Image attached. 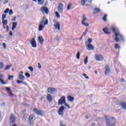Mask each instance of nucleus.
I'll use <instances>...</instances> for the list:
<instances>
[{"mask_svg": "<svg viewBox=\"0 0 126 126\" xmlns=\"http://www.w3.org/2000/svg\"><path fill=\"white\" fill-rule=\"evenodd\" d=\"M86 49L88 51L93 50H94V47L93 45L90 43L88 44L87 46H86Z\"/></svg>", "mask_w": 126, "mask_h": 126, "instance_id": "nucleus-14", "label": "nucleus"}, {"mask_svg": "<svg viewBox=\"0 0 126 126\" xmlns=\"http://www.w3.org/2000/svg\"><path fill=\"white\" fill-rule=\"evenodd\" d=\"M3 68V63L2 62H0V69Z\"/></svg>", "mask_w": 126, "mask_h": 126, "instance_id": "nucleus-50", "label": "nucleus"}, {"mask_svg": "<svg viewBox=\"0 0 126 126\" xmlns=\"http://www.w3.org/2000/svg\"><path fill=\"white\" fill-rule=\"evenodd\" d=\"M112 120L108 118V116H105V121L106 126H116V118L114 117L111 118Z\"/></svg>", "mask_w": 126, "mask_h": 126, "instance_id": "nucleus-1", "label": "nucleus"}, {"mask_svg": "<svg viewBox=\"0 0 126 126\" xmlns=\"http://www.w3.org/2000/svg\"><path fill=\"white\" fill-rule=\"evenodd\" d=\"M70 6H71V3H69L67 6V10H70Z\"/></svg>", "mask_w": 126, "mask_h": 126, "instance_id": "nucleus-48", "label": "nucleus"}, {"mask_svg": "<svg viewBox=\"0 0 126 126\" xmlns=\"http://www.w3.org/2000/svg\"><path fill=\"white\" fill-rule=\"evenodd\" d=\"M38 4L40 5H43L44 4V2H45V0H38Z\"/></svg>", "mask_w": 126, "mask_h": 126, "instance_id": "nucleus-27", "label": "nucleus"}, {"mask_svg": "<svg viewBox=\"0 0 126 126\" xmlns=\"http://www.w3.org/2000/svg\"><path fill=\"white\" fill-rule=\"evenodd\" d=\"M31 44L32 48H36L37 47V43H36V40H35V38H32L31 40Z\"/></svg>", "mask_w": 126, "mask_h": 126, "instance_id": "nucleus-10", "label": "nucleus"}, {"mask_svg": "<svg viewBox=\"0 0 126 126\" xmlns=\"http://www.w3.org/2000/svg\"><path fill=\"white\" fill-rule=\"evenodd\" d=\"M48 93H50V94H55L57 93V90L55 88H48L47 89Z\"/></svg>", "mask_w": 126, "mask_h": 126, "instance_id": "nucleus-3", "label": "nucleus"}, {"mask_svg": "<svg viewBox=\"0 0 126 126\" xmlns=\"http://www.w3.org/2000/svg\"><path fill=\"white\" fill-rule=\"evenodd\" d=\"M55 15L58 17V18H60L61 17V15H60V13H58V11L55 12Z\"/></svg>", "mask_w": 126, "mask_h": 126, "instance_id": "nucleus-42", "label": "nucleus"}, {"mask_svg": "<svg viewBox=\"0 0 126 126\" xmlns=\"http://www.w3.org/2000/svg\"><path fill=\"white\" fill-rule=\"evenodd\" d=\"M4 18H6V14H3L2 15V20H4Z\"/></svg>", "mask_w": 126, "mask_h": 126, "instance_id": "nucleus-47", "label": "nucleus"}, {"mask_svg": "<svg viewBox=\"0 0 126 126\" xmlns=\"http://www.w3.org/2000/svg\"><path fill=\"white\" fill-rule=\"evenodd\" d=\"M81 24H82V25H84L86 27H89V24L85 22V23H82Z\"/></svg>", "mask_w": 126, "mask_h": 126, "instance_id": "nucleus-40", "label": "nucleus"}, {"mask_svg": "<svg viewBox=\"0 0 126 126\" xmlns=\"http://www.w3.org/2000/svg\"><path fill=\"white\" fill-rule=\"evenodd\" d=\"M5 89H6V91L8 93V95H9V96H13V94H12V91L11 90V89H10V88H9V87H5Z\"/></svg>", "mask_w": 126, "mask_h": 126, "instance_id": "nucleus-13", "label": "nucleus"}, {"mask_svg": "<svg viewBox=\"0 0 126 126\" xmlns=\"http://www.w3.org/2000/svg\"><path fill=\"white\" fill-rule=\"evenodd\" d=\"M2 23L3 25H6L8 23L7 20H2Z\"/></svg>", "mask_w": 126, "mask_h": 126, "instance_id": "nucleus-33", "label": "nucleus"}, {"mask_svg": "<svg viewBox=\"0 0 126 126\" xmlns=\"http://www.w3.org/2000/svg\"><path fill=\"white\" fill-rule=\"evenodd\" d=\"M108 30H109L107 28H104L102 29V31L105 33V34H106L107 35H109V34H110L111 32H108Z\"/></svg>", "mask_w": 126, "mask_h": 126, "instance_id": "nucleus-20", "label": "nucleus"}, {"mask_svg": "<svg viewBox=\"0 0 126 126\" xmlns=\"http://www.w3.org/2000/svg\"><path fill=\"white\" fill-rule=\"evenodd\" d=\"M121 82H125V79H124L123 78H121Z\"/></svg>", "mask_w": 126, "mask_h": 126, "instance_id": "nucleus-62", "label": "nucleus"}, {"mask_svg": "<svg viewBox=\"0 0 126 126\" xmlns=\"http://www.w3.org/2000/svg\"><path fill=\"white\" fill-rule=\"evenodd\" d=\"M120 105L121 107V109L123 110H125L126 111V102L124 101H122L121 103L120 104Z\"/></svg>", "mask_w": 126, "mask_h": 126, "instance_id": "nucleus-15", "label": "nucleus"}, {"mask_svg": "<svg viewBox=\"0 0 126 126\" xmlns=\"http://www.w3.org/2000/svg\"><path fill=\"white\" fill-rule=\"evenodd\" d=\"M28 69H29L31 72H33V71H34V68L32 66H29Z\"/></svg>", "mask_w": 126, "mask_h": 126, "instance_id": "nucleus-37", "label": "nucleus"}, {"mask_svg": "<svg viewBox=\"0 0 126 126\" xmlns=\"http://www.w3.org/2000/svg\"><path fill=\"white\" fill-rule=\"evenodd\" d=\"M57 10L60 13H63V4L60 3L58 5Z\"/></svg>", "mask_w": 126, "mask_h": 126, "instance_id": "nucleus-6", "label": "nucleus"}, {"mask_svg": "<svg viewBox=\"0 0 126 126\" xmlns=\"http://www.w3.org/2000/svg\"><path fill=\"white\" fill-rule=\"evenodd\" d=\"M11 66H12L11 64L10 65H7L4 69V70H8L9 68H10Z\"/></svg>", "mask_w": 126, "mask_h": 126, "instance_id": "nucleus-35", "label": "nucleus"}, {"mask_svg": "<svg viewBox=\"0 0 126 126\" xmlns=\"http://www.w3.org/2000/svg\"><path fill=\"white\" fill-rule=\"evenodd\" d=\"M87 32H88V29H86L85 30V31L83 33V34L82 36H85V35L87 34Z\"/></svg>", "mask_w": 126, "mask_h": 126, "instance_id": "nucleus-45", "label": "nucleus"}, {"mask_svg": "<svg viewBox=\"0 0 126 126\" xmlns=\"http://www.w3.org/2000/svg\"><path fill=\"white\" fill-rule=\"evenodd\" d=\"M63 104L67 108H70V106H69V105L67 104L66 102H65V103H64Z\"/></svg>", "mask_w": 126, "mask_h": 126, "instance_id": "nucleus-52", "label": "nucleus"}, {"mask_svg": "<svg viewBox=\"0 0 126 126\" xmlns=\"http://www.w3.org/2000/svg\"><path fill=\"white\" fill-rule=\"evenodd\" d=\"M97 12H100V9L99 8H95L94 9V13H97Z\"/></svg>", "mask_w": 126, "mask_h": 126, "instance_id": "nucleus-29", "label": "nucleus"}, {"mask_svg": "<svg viewBox=\"0 0 126 126\" xmlns=\"http://www.w3.org/2000/svg\"><path fill=\"white\" fill-rule=\"evenodd\" d=\"M17 84H20V83H24V81H23L21 80H17Z\"/></svg>", "mask_w": 126, "mask_h": 126, "instance_id": "nucleus-44", "label": "nucleus"}, {"mask_svg": "<svg viewBox=\"0 0 126 126\" xmlns=\"http://www.w3.org/2000/svg\"><path fill=\"white\" fill-rule=\"evenodd\" d=\"M56 30H61V24L59 22H57V24L54 25Z\"/></svg>", "mask_w": 126, "mask_h": 126, "instance_id": "nucleus-16", "label": "nucleus"}, {"mask_svg": "<svg viewBox=\"0 0 126 126\" xmlns=\"http://www.w3.org/2000/svg\"><path fill=\"white\" fill-rule=\"evenodd\" d=\"M25 76H26V77H28V78H29V77H30V76H31L30 74L29 73H28V72H26V73L25 74Z\"/></svg>", "mask_w": 126, "mask_h": 126, "instance_id": "nucleus-49", "label": "nucleus"}, {"mask_svg": "<svg viewBox=\"0 0 126 126\" xmlns=\"http://www.w3.org/2000/svg\"><path fill=\"white\" fill-rule=\"evenodd\" d=\"M16 18H17V16L14 17V18L12 19V21H16Z\"/></svg>", "mask_w": 126, "mask_h": 126, "instance_id": "nucleus-58", "label": "nucleus"}, {"mask_svg": "<svg viewBox=\"0 0 126 126\" xmlns=\"http://www.w3.org/2000/svg\"><path fill=\"white\" fill-rule=\"evenodd\" d=\"M76 58L78 60H79L80 58V52H79V51H78L77 53Z\"/></svg>", "mask_w": 126, "mask_h": 126, "instance_id": "nucleus-39", "label": "nucleus"}, {"mask_svg": "<svg viewBox=\"0 0 126 126\" xmlns=\"http://www.w3.org/2000/svg\"><path fill=\"white\" fill-rule=\"evenodd\" d=\"M17 26V22H13L12 23V30L13 31L15 28H16V27Z\"/></svg>", "mask_w": 126, "mask_h": 126, "instance_id": "nucleus-23", "label": "nucleus"}, {"mask_svg": "<svg viewBox=\"0 0 126 126\" xmlns=\"http://www.w3.org/2000/svg\"><path fill=\"white\" fill-rule=\"evenodd\" d=\"M115 40L116 41V42H120V39H119V38H118V37H119V33L118 34H116L115 35Z\"/></svg>", "mask_w": 126, "mask_h": 126, "instance_id": "nucleus-28", "label": "nucleus"}, {"mask_svg": "<svg viewBox=\"0 0 126 126\" xmlns=\"http://www.w3.org/2000/svg\"><path fill=\"white\" fill-rule=\"evenodd\" d=\"M113 32H114L115 35H116V34H119V32H118V31H117V30H116V28H114V27H112L111 28Z\"/></svg>", "mask_w": 126, "mask_h": 126, "instance_id": "nucleus-26", "label": "nucleus"}, {"mask_svg": "<svg viewBox=\"0 0 126 126\" xmlns=\"http://www.w3.org/2000/svg\"><path fill=\"white\" fill-rule=\"evenodd\" d=\"M18 76L19 79H20V80H22L23 81L25 80V76H24V75L23 74H19Z\"/></svg>", "mask_w": 126, "mask_h": 126, "instance_id": "nucleus-21", "label": "nucleus"}, {"mask_svg": "<svg viewBox=\"0 0 126 126\" xmlns=\"http://www.w3.org/2000/svg\"><path fill=\"white\" fill-rule=\"evenodd\" d=\"M45 25L40 24L38 27V31H42L45 28Z\"/></svg>", "mask_w": 126, "mask_h": 126, "instance_id": "nucleus-24", "label": "nucleus"}, {"mask_svg": "<svg viewBox=\"0 0 126 126\" xmlns=\"http://www.w3.org/2000/svg\"><path fill=\"white\" fill-rule=\"evenodd\" d=\"M92 43V39L89 38L88 39V41L85 42V44Z\"/></svg>", "mask_w": 126, "mask_h": 126, "instance_id": "nucleus-36", "label": "nucleus"}, {"mask_svg": "<svg viewBox=\"0 0 126 126\" xmlns=\"http://www.w3.org/2000/svg\"><path fill=\"white\" fill-rule=\"evenodd\" d=\"M105 71L104 72L105 75H108V74L111 71V70L110 69V66H108V65H106L105 66Z\"/></svg>", "mask_w": 126, "mask_h": 126, "instance_id": "nucleus-12", "label": "nucleus"}, {"mask_svg": "<svg viewBox=\"0 0 126 126\" xmlns=\"http://www.w3.org/2000/svg\"><path fill=\"white\" fill-rule=\"evenodd\" d=\"M47 99L48 102H52V101H53V97L50 94H47Z\"/></svg>", "mask_w": 126, "mask_h": 126, "instance_id": "nucleus-18", "label": "nucleus"}, {"mask_svg": "<svg viewBox=\"0 0 126 126\" xmlns=\"http://www.w3.org/2000/svg\"><path fill=\"white\" fill-rule=\"evenodd\" d=\"M86 19H87V18H83V20H82L81 23H85V21H86Z\"/></svg>", "mask_w": 126, "mask_h": 126, "instance_id": "nucleus-55", "label": "nucleus"}, {"mask_svg": "<svg viewBox=\"0 0 126 126\" xmlns=\"http://www.w3.org/2000/svg\"><path fill=\"white\" fill-rule=\"evenodd\" d=\"M83 76H84V77H85V78H86V79H89V77L87 76L86 74H85V73L83 74Z\"/></svg>", "mask_w": 126, "mask_h": 126, "instance_id": "nucleus-53", "label": "nucleus"}, {"mask_svg": "<svg viewBox=\"0 0 126 126\" xmlns=\"http://www.w3.org/2000/svg\"><path fill=\"white\" fill-rule=\"evenodd\" d=\"M3 47L5 49V48H6V44L5 43H3L2 44Z\"/></svg>", "mask_w": 126, "mask_h": 126, "instance_id": "nucleus-59", "label": "nucleus"}, {"mask_svg": "<svg viewBox=\"0 0 126 126\" xmlns=\"http://www.w3.org/2000/svg\"><path fill=\"white\" fill-rule=\"evenodd\" d=\"M85 2H86L85 0H81V5L82 6H84V5L85 4Z\"/></svg>", "mask_w": 126, "mask_h": 126, "instance_id": "nucleus-38", "label": "nucleus"}, {"mask_svg": "<svg viewBox=\"0 0 126 126\" xmlns=\"http://www.w3.org/2000/svg\"><path fill=\"white\" fill-rule=\"evenodd\" d=\"M115 49H116V50H120V49H121V46H120V45H119V44L117 43L115 45Z\"/></svg>", "mask_w": 126, "mask_h": 126, "instance_id": "nucleus-30", "label": "nucleus"}, {"mask_svg": "<svg viewBox=\"0 0 126 126\" xmlns=\"http://www.w3.org/2000/svg\"><path fill=\"white\" fill-rule=\"evenodd\" d=\"M91 126H95V123H92Z\"/></svg>", "mask_w": 126, "mask_h": 126, "instance_id": "nucleus-64", "label": "nucleus"}, {"mask_svg": "<svg viewBox=\"0 0 126 126\" xmlns=\"http://www.w3.org/2000/svg\"><path fill=\"white\" fill-rule=\"evenodd\" d=\"M33 113L38 116H43L44 115V111L39 110L36 108H34L33 109Z\"/></svg>", "mask_w": 126, "mask_h": 126, "instance_id": "nucleus-2", "label": "nucleus"}, {"mask_svg": "<svg viewBox=\"0 0 126 126\" xmlns=\"http://www.w3.org/2000/svg\"><path fill=\"white\" fill-rule=\"evenodd\" d=\"M23 84L25 85V86H28V85L27 84V83L25 82H24V83H23Z\"/></svg>", "mask_w": 126, "mask_h": 126, "instance_id": "nucleus-61", "label": "nucleus"}, {"mask_svg": "<svg viewBox=\"0 0 126 126\" xmlns=\"http://www.w3.org/2000/svg\"><path fill=\"white\" fill-rule=\"evenodd\" d=\"M6 32H8V31H9V26H8V25L6 26Z\"/></svg>", "mask_w": 126, "mask_h": 126, "instance_id": "nucleus-56", "label": "nucleus"}, {"mask_svg": "<svg viewBox=\"0 0 126 126\" xmlns=\"http://www.w3.org/2000/svg\"><path fill=\"white\" fill-rule=\"evenodd\" d=\"M12 31H10L9 32V36H12Z\"/></svg>", "mask_w": 126, "mask_h": 126, "instance_id": "nucleus-60", "label": "nucleus"}, {"mask_svg": "<svg viewBox=\"0 0 126 126\" xmlns=\"http://www.w3.org/2000/svg\"><path fill=\"white\" fill-rule=\"evenodd\" d=\"M63 111H64V106H61L58 111V115H59V116H63Z\"/></svg>", "mask_w": 126, "mask_h": 126, "instance_id": "nucleus-7", "label": "nucleus"}, {"mask_svg": "<svg viewBox=\"0 0 126 126\" xmlns=\"http://www.w3.org/2000/svg\"><path fill=\"white\" fill-rule=\"evenodd\" d=\"M89 2H90V3H91V2H92V0H87Z\"/></svg>", "mask_w": 126, "mask_h": 126, "instance_id": "nucleus-63", "label": "nucleus"}, {"mask_svg": "<svg viewBox=\"0 0 126 126\" xmlns=\"http://www.w3.org/2000/svg\"><path fill=\"white\" fill-rule=\"evenodd\" d=\"M15 115H14L13 114H11L10 116V123L11 124H13L14 123H15Z\"/></svg>", "mask_w": 126, "mask_h": 126, "instance_id": "nucleus-8", "label": "nucleus"}, {"mask_svg": "<svg viewBox=\"0 0 126 126\" xmlns=\"http://www.w3.org/2000/svg\"><path fill=\"white\" fill-rule=\"evenodd\" d=\"M0 82L3 85H5V84H7V83L5 82H4L3 80L1 79L0 78Z\"/></svg>", "mask_w": 126, "mask_h": 126, "instance_id": "nucleus-41", "label": "nucleus"}, {"mask_svg": "<svg viewBox=\"0 0 126 126\" xmlns=\"http://www.w3.org/2000/svg\"><path fill=\"white\" fill-rule=\"evenodd\" d=\"M26 110H25L23 111V114H24V116L23 117V119H26V118H27V114H26V113H25Z\"/></svg>", "mask_w": 126, "mask_h": 126, "instance_id": "nucleus-32", "label": "nucleus"}, {"mask_svg": "<svg viewBox=\"0 0 126 126\" xmlns=\"http://www.w3.org/2000/svg\"><path fill=\"white\" fill-rule=\"evenodd\" d=\"M34 117H35L33 115H30L29 117V122L30 124V126L31 125V124L32 123V120H33V119H34Z\"/></svg>", "mask_w": 126, "mask_h": 126, "instance_id": "nucleus-17", "label": "nucleus"}, {"mask_svg": "<svg viewBox=\"0 0 126 126\" xmlns=\"http://www.w3.org/2000/svg\"><path fill=\"white\" fill-rule=\"evenodd\" d=\"M84 64H87V63H88V57L86 56L85 59H84Z\"/></svg>", "mask_w": 126, "mask_h": 126, "instance_id": "nucleus-31", "label": "nucleus"}, {"mask_svg": "<svg viewBox=\"0 0 126 126\" xmlns=\"http://www.w3.org/2000/svg\"><path fill=\"white\" fill-rule=\"evenodd\" d=\"M107 16H108V15L107 14H105L102 18V19L103 21H104V22H106V21H107Z\"/></svg>", "mask_w": 126, "mask_h": 126, "instance_id": "nucleus-34", "label": "nucleus"}, {"mask_svg": "<svg viewBox=\"0 0 126 126\" xmlns=\"http://www.w3.org/2000/svg\"><path fill=\"white\" fill-rule=\"evenodd\" d=\"M118 36L120 37L121 40H122V41H123V42H125V38H124V35L121 34L119 32Z\"/></svg>", "mask_w": 126, "mask_h": 126, "instance_id": "nucleus-25", "label": "nucleus"}, {"mask_svg": "<svg viewBox=\"0 0 126 126\" xmlns=\"http://www.w3.org/2000/svg\"><path fill=\"white\" fill-rule=\"evenodd\" d=\"M67 98L68 101H69V102H73V101L74 100V97L71 95L67 96Z\"/></svg>", "mask_w": 126, "mask_h": 126, "instance_id": "nucleus-22", "label": "nucleus"}, {"mask_svg": "<svg viewBox=\"0 0 126 126\" xmlns=\"http://www.w3.org/2000/svg\"><path fill=\"white\" fill-rule=\"evenodd\" d=\"M14 77L13 76V75H9L8 76V79L9 80H12V79H13V78Z\"/></svg>", "mask_w": 126, "mask_h": 126, "instance_id": "nucleus-43", "label": "nucleus"}, {"mask_svg": "<svg viewBox=\"0 0 126 126\" xmlns=\"http://www.w3.org/2000/svg\"><path fill=\"white\" fill-rule=\"evenodd\" d=\"M9 15H12L13 14V11L12 9L9 10Z\"/></svg>", "mask_w": 126, "mask_h": 126, "instance_id": "nucleus-46", "label": "nucleus"}, {"mask_svg": "<svg viewBox=\"0 0 126 126\" xmlns=\"http://www.w3.org/2000/svg\"><path fill=\"white\" fill-rule=\"evenodd\" d=\"M37 65H38V67L39 69H41V68H42V66L41 65V64H40L39 63H37Z\"/></svg>", "mask_w": 126, "mask_h": 126, "instance_id": "nucleus-54", "label": "nucleus"}, {"mask_svg": "<svg viewBox=\"0 0 126 126\" xmlns=\"http://www.w3.org/2000/svg\"><path fill=\"white\" fill-rule=\"evenodd\" d=\"M95 58L97 62H102V61L104 60V58H103V56H102L101 55H95Z\"/></svg>", "mask_w": 126, "mask_h": 126, "instance_id": "nucleus-9", "label": "nucleus"}, {"mask_svg": "<svg viewBox=\"0 0 126 126\" xmlns=\"http://www.w3.org/2000/svg\"><path fill=\"white\" fill-rule=\"evenodd\" d=\"M65 103V96H62L58 101V105H63Z\"/></svg>", "mask_w": 126, "mask_h": 126, "instance_id": "nucleus-5", "label": "nucleus"}, {"mask_svg": "<svg viewBox=\"0 0 126 126\" xmlns=\"http://www.w3.org/2000/svg\"><path fill=\"white\" fill-rule=\"evenodd\" d=\"M9 11V8H7L4 11V13H8Z\"/></svg>", "mask_w": 126, "mask_h": 126, "instance_id": "nucleus-51", "label": "nucleus"}, {"mask_svg": "<svg viewBox=\"0 0 126 126\" xmlns=\"http://www.w3.org/2000/svg\"><path fill=\"white\" fill-rule=\"evenodd\" d=\"M38 41L40 44H41V45H43V44H44V38L42 36H39L38 37Z\"/></svg>", "mask_w": 126, "mask_h": 126, "instance_id": "nucleus-19", "label": "nucleus"}, {"mask_svg": "<svg viewBox=\"0 0 126 126\" xmlns=\"http://www.w3.org/2000/svg\"><path fill=\"white\" fill-rule=\"evenodd\" d=\"M63 121H60V126H66L65 125H63Z\"/></svg>", "mask_w": 126, "mask_h": 126, "instance_id": "nucleus-57", "label": "nucleus"}, {"mask_svg": "<svg viewBox=\"0 0 126 126\" xmlns=\"http://www.w3.org/2000/svg\"><path fill=\"white\" fill-rule=\"evenodd\" d=\"M48 19L46 17L44 16L42 17V21L40 22V24H42L43 25L46 26L48 25Z\"/></svg>", "mask_w": 126, "mask_h": 126, "instance_id": "nucleus-4", "label": "nucleus"}, {"mask_svg": "<svg viewBox=\"0 0 126 126\" xmlns=\"http://www.w3.org/2000/svg\"><path fill=\"white\" fill-rule=\"evenodd\" d=\"M40 11L41 12H45L46 14H48L49 13V9L47 7L43 6L40 8Z\"/></svg>", "mask_w": 126, "mask_h": 126, "instance_id": "nucleus-11", "label": "nucleus"}]
</instances>
